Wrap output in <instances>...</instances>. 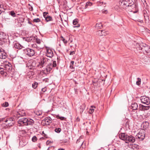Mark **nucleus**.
Listing matches in <instances>:
<instances>
[{
	"label": "nucleus",
	"instance_id": "1",
	"mask_svg": "<svg viewBox=\"0 0 150 150\" xmlns=\"http://www.w3.org/2000/svg\"><path fill=\"white\" fill-rule=\"evenodd\" d=\"M120 139L125 141L127 143L129 142L134 143L135 141V138L132 135H127L125 133H120L119 134Z\"/></svg>",
	"mask_w": 150,
	"mask_h": 150
},
{
	"label": "nucleus",
	"instance_id": "2",
	"mask_svg": "<svg viewBox=\"0 0 150 150\" xmlns=\"http://www.w3.org/2000/svg\"><path fill=\"white\" fill-rule=\"evenodd\" d=\"M139 49L143 51L144 53H146L150 55V48L145 43H142L139 45Z\"/></svg>",
	"mask_w": 150,
	"mask_h": 150
},
{
	"label": "nucleus",
	"instance_id": "3",
	"mask_svg": "<svg viewBox=\"0 0 150 150\" xmlns=\"http://www.w3.org/2000/svg\"><path fill=\"white\" fill-rule=\"evenodd\" d=\"M124 9L127 11L133 12V13H135L137 12L138 8L136 5L133 2V4H130Z\"/></svg>",
	"mask_w": 150,
	"mask_h": 150
},
{
	"label": "nucleus",
	"instance_id": "4",
	"mask_svg": "<svg viewBox=\"0 0 150 150\" xmlns=\"http://www.w3.org/2000/svg\"><path fill=\"white\" fill-rule=\"evenodd\" d=\"M132 3H133V1L132 0H120L119 2L120 7L124 9Z\"/></svg>",
	"mask_w": 150,
	"mask_h": 150
},
{
	"label": "nucleus",
	"instance_id": "5",
	"mask_svg": "<svg viewBox=\"0 0 150 150\" xmlns=\"http://www.w3.org/2000/svg\"><path fill=\"white\" fill-rule=\"evenodd\" d=\"M4 121L7 123V125L8 127H10L13 126L15 123L14 119L12 117L6 118Z\"/></svg>",
	"mask_w": 150,
	"mask_h": 150
},
{
	"label": "nucleus",
	"instance_id": "6",
	"mask_svg": "<svg viewBox=\"0 0 150 150\" xmlns=\"http://www.w3.org/2000/svg\"><path fill=\"white\" fill-rule=\"evenodd\" d=\"M27 121H28V119L26 118L23 117L21 118L18 121V125L20 126H27Z\"/></svg>",
	"mask_w": 150,
	"mask_h": 150
},
{
	"label": "nucleus",
	"instance_id": "7",
	"mask_svg": "<svg viewBox=\"0 0 150 150\" xmlns=\"http://www.w3.org/2000/svg\"><path fill=\"white\" fill-rule=\"evenodd\" d=\"M140 100L142 103L146 105H149L150 103V100L149 98L145 96L141 97Z\"/></svg>",
	"mask_w": 150,
	"mask_h": 150
},
{
	"label": "nucleus",
	"instance_id": "8",
	"mask_svg": "<svg viewBox=\"0 0 150 150\" xmlns=\"http://www.w3.org/2000/svg\"><path fill=\"white\" fill-rule=\"evenodd\" d=\"M49 60V59L46 57H42L40 58L39 64L42 67H43L47 63Z\"/></svg>",
	"mask_w": 150,
	"mask_h": 150
},
{
	"label": "nucleus",
	"instance_id": "9",
	"mask_svg": "<svg viewBox=\"0 0 150 150\" xmlns=\"http://www.w3.org/2000/svg\"><path fill=\"white\" fill-rule=\"evenodd\" d=\"M7 57V54L4 51V50L0 47V58L5 59Z\"/></svg>",
	"mask_w": 150,
	"mask_h": 150
},
{
	"label": "nucleus",
	"instance_id": "10",
	"mask_svg": "<svg viewBox=\"0 0 150 150\" xmlns=\"http://www.w3.org/2000/svg\"><path fill=\"white\" fill-rule=\"evenodd\" d=\"M47 52L46 55L48 57L51 58L53 56V53L52 51L50 48H46Z\"/></svg>",
	"mask_w": 150,
	"mask_h": 150
},
{
	"label": "nucleus",
	"instance_id": "11",
	"mask_svg": "<svg viewBox=\"0 0 150 150\" xmlns=\"http://www.w3.org/2000/svg\"><path fill=\"white\" fill-rule=\"evenodd\" d=\"M4 69L8 71L11 70L12 67L11 64L9 62L7 63L4 64Z\"/></svg>",
	"mask_w": 150,
	"mask_h": 150
},
{
	"label": "nucleus",
	"instance_id": "12",
	"mask_svg": "<svg viewBox=\"0 0 150 150\" xmlns=\"http://www.w3.org/2000/svg\"><path fill=\"white\" fill-rule=\"evenodd\" d=\"M145 134L144 132H140L136 135V137L139 139L140 140L142 141L144 139L145 137Z\"/></svg>",
	"mask_w": 150,
	"mask_h": 150
},
{
	"label": "nucleus",
	"instance_id": "13",
	"mask_svg": "<svg viewBox=\"0 0 150 150\" xmlns=\"http://www.w3.org/2000/svg\"><path fill=\"white\" fill-rule=\"evenodd\" d=\"M27 54L29 57L33 56L35 54L34 51L31 49L28 48L26 49Z\"/></svg>",
	"mask_w": 150,
	"mask_h": 150
},
{
	"label": "nucleus",
	"instance_id": "14",
	"mask_svg": "<svg viewBox=\"0 0 150 150\" xmlns=\"http://www.w3.org/2000/svg\"><path fill=\"white\" fill-rule=\"evenodd\" d=\"M25 115V112L24 110L20 111L18 112L16 114V117L19 118L20 117L23 116Z\"/></svg>",
	"mask_w": 150,
	"mask_h": 150
},
{
	"label": "nucleus",
	"instance_id": "15",
	"mask_svg": "<svg viewBox=\"0 0 150 150\" xmlns=\"http://www.w3.org/2000/svg\"><path fill=\"white\" fill-rule=\"evenodd\" d=\"M138 105L137 103L133 102L131 105L130 108L132 109L133 110H137L138 108Z\"/></svg>",
	"mask_w": 150,
	"mask_h": 150
},
{
	"label": "nucleus",
	"instance_id": "16",
	"mask_svg": "<svg viewBox=\"0 0 150 150\" xmlns=\"http://www.w3.org/2000/svg\"><path fill=\"white\" fill-rule=\"evenodd\" d=\"M53 67L52 63L49 64L47 66L46 70L47 73L49 72Z\"/></svg>",
	"mask_w": 150,
	"mask_h": 150
},
{
	"label": "nucleus",
	"instance_id": "17",
	"mask_svg": "<svg viewBox=\"0 0 150 150\" xmlns=\"http://www.w3.org/2000/svg\"><path fill=\"white\" fill-rule=\"evenodd\" d=\"M144 62L146 64H150V57H144L143 59Z\"/></svg>",
	"mask_w": 150,
	"mask_h": 150
},
{
	"label": "nucleus",
	"instance_id": "18",
	"mask_svg": "<svg viewBox=\"0 0 150 150\" xmlns=\"http://www.w3.org/2000/svg\"><path fill=\"white\" fill-rule=\"evenodd\" d=\"M6 36L5 33L3 32H0V40L2 41L6 38Z\"/></svg>",
	"mask_w": 150,
	"mask_h": 150
},
{
	"label": "nucleus",
	"instance_id": "19",
	"mask_svg": "<svg viewBox=\"0 0 150 150\" xmlns=\"http://www.w3.org/2000/svg\"><path fill=\"white\" fill-rule=\"evenodd\" d=\"M44 120L45 122L48 124H49L52 122V119L49 117H46L44 119Z\"/></svg>",
	"mask_w": 150,
	"mask_h": 150
},
{
	"label": "nucleus",
	"instance_id": "20",
	"mask_svg": "<svg viewBox=\"0 0 150 150\" xmlns=\"http://www.w3.org/2000/svg\"><path fill=\"white\" fill-rule=\"evenodd\" d=\"M4 68L3 69L0 67V73L3 76H7V73L4 71Z\"/></svg>",
	"mask_w": 150,
	"mask_h": 150
},
{
	"label": "nucleus",
	"instance_id": "21",
	"mask_svg": "<svg viewBox=\"0 0 150 150\" xmlns=\"http://www.w3.org/2000/svg\"><path fill=\"white\" fill-rule=\"evenodd\" d=\"M78 23V20L77 19H75L73 21V23L74 25H76L74 26V28L79 27L80 26V25L79 24H77Z\"/></svg>",
	"mask_w": 150,
	"mask_h": 150
},
{
	"label": "nucleus",
	"instance_id": "22",
	"mask_svg": "<svg viewBox=\"0 0 150 150\" xmlns=\"http://www.w3.org/2000/svg\"><path fill=\"white\" fill-rule=\"evenodd\" d=\"M140 106L141 107V110H147L149 109L150 108L149 106H144L142 105H140Z\"/></svg>",
	"mask_w": 150,
	"mask_h": 150
},
{
	"label": "nucleus",
	"instance_id": "23",
	"mask_svg": "<svg viewBox=\"0 0 150 150\" xmlns=\"http://www.w3.org/2000/svg\"><path fill=\"white\" fill-rule=\"evenodd\" d=\"M28 121H27V125H32L34 123V121L31 119L27 118Z\"/></svg>",
	"mask_w": 150,
	"mask_h": 150
},
{
	"label": "nucleus",
	"instance_id": "24",
	"mask_svg": "<svg viewBox=\"0 0 150 150\" xmlns=\"http://www.w3.org/2000/svg\"><path fill=\"white\" fill-rule=\"evenodd\" d=\"M144 17L145 23H147L148 22L149 20V18L146 13H144Z\"/></svg>",
	"mask_w": 150,
	"mask_h": 150
},
{
	"label": "nucleus",
	"instance_id": "25",
	"mask_svg": "<svg viewBox=\"0 0 150 150\" xmlns=\"http://www.w3.org/2000/svg\"><path fill=\"white\" fill-rule=\"evenodd\" d=\"M103 27V25L102 23H97L95 25V27L97 29L101 28Z\"/></svg>",
	"mask_w": 150,
	"mask_h": 150
},
{
	"label": "nucleus",
	"instance_id": "26",
	"mask_svg": "<svg viewBox=\"0 0 150 150\" xmlns=\"http://www.w3.org/2000/svg\"><path fill=\"white\" fill-rule=\"evenodd\" d=\"M14 47L15 48L20 49L22 48V46L19 43H16L14 45Z\"/></svg>",
	"mask_w": 150,
	"mask_h": 150
},
{
	"label": "nucleus",
	"instance_id": "27",
	"mask_svg": "<svg viewBox=\"0 0 150 150\" xmlns=\"http://www.w3.org/2000/svg\"><path fill=\"white\" fill-rule=\"evenodd\" d=\"M45 20L47 21L48 22L52 20V17L49 16H47V17H45Z\"/></svg>",
	"mask_w": 150,
	"mask_h": 150
},
{
	"label": "nucleus",
	"instance_id": "28",
	"mask_svg": "<svg viewBox=\"0 0 150 150\" xmlns=\"http://www.w3.org/2000/svg\"><path fill=\"white\" fill-rule=\"evenodd\" d=\"M95 108V107L94 106H91V108L90 109L89 113L90 114H92L93 113L94 111V109Z\"/></svg>",
	"mask_w": 150,
	"mask_h": 150
},
{
	"label": "nucleus",
	"instance_id": "29",
	"mask_svg": "<svg viewBox=\"0 0 150 150\" xmlns=\"http://www.w3.org/2000/svg\"><path fill=\"white\" fill-rule=\"evenodd\" d=\"M103 30H100L97 32L96 34L99 36H102L103 35Z\"/></svg>",
	"mask_w": 150,
	"mask_h": 150
},
{
	"label": "nucleus",
	"instance_id": "30",
	"mask_svg": "<svg viewBox=\"0 0 150 150\" xmlns=\"http://www.w3.org/2000/svg\"><path fill=\"white\" fill-rule=\"evenodd\" d=\"M86 107V105L84 104H83L80 106V112H83V110L85 109Z\"/></svg>",
	"mask_w": 150,
	"mask_h": 150
},
{
	"label": "nucleus",
	"instance_id": "31",
	"mask_svg": "<svg viewBox=\"0 0 150 150\" xmlns=\"http://www.w3.org/2000/svg\"><path fill=\"white\" fill-rule=\"evenodd\" d=\"M38 83L37 82L35 83L32 84V87L33 88L35 89L38 86Z\"/></svg>",
	"mask_w": 150,
	"mask_h": 150
},
{
	"label": "nucleus",
	"instance_id": "32",
	"mask_svg": "<svg viewBox=\"0 0 150 150\" xmlns=\"http://www.w3.org/2000/svg\"><path fill=\"white\" fill-rule=\"evenodd\" d=\"M137 79V80L136 81V84L138 85H139L141 83V79L139 78H138Z\"/></svg>",
	"mask_w": 150,
	"mask_h": 150
},
{
	"label": "nucleus",
	"instance_id": "33",
	"mask_svg": "<svg viewBox=\"0 0 150 150\" xmlns=\"http://www.w3.org/2000/svg\"><path fill=\"white\" fill-rule=\"evenodd\" d=\"M9 14L10 15H11L12 16L14 17L15 16L16 13L14 11H10Z\"/></svg>",
	"mask_w": 150,
	"mask_h": 150
},
{
	"label": "nucleus",
	"instance_id": "34",
	"mask_svg": "<svg viewBox=\"0 0 150 150\" xmlns=\"http://www.w3.org/2000/svg\"><path fill=\"white\" fill-rule=\"evenodd\" d=\"M32 47H33L34 48H36L38 50H39V49H41V48H40L38 47L37 45L35 44H33L32 45Z\"/></svg>",
	"mask_w": 150,
	"mask_h": 150
},
{
	"label": "nucleus",
	"instance_id": "35",
	"mask_svg": "<svg viewBox=\"0 0 150 150\" xmlns=\"http://www.w3.org/2000/svg\"><path fill=\"white\" fill-rule=\"evenodd\" d=\"M33 21L35 23H38L40 21V20L39 18H35L33 20Z\"/></svg>",
	"mask_w": 150,
	"mask_h": 150
},
{
	"label": "nucleus",
	"instance_id": "36",
	"mask_svg": "<svg viewBox=\"0 0 150 150\" xmlns=\"http://www.w3.org/2000/svg\"><path fill=\"white\" fill-rule=\"evenodd\" d=\"M61 130V128H57L55 129V131L58 133H59Z\"/></svg>",
	"mask_w": 150,
	"mask_h": 150
},
{
	"label": "nucleus",
	"instance_id": "37",
	"mask_svg": "<svg viewBox=\"0 0 150 150\" xmlns=\"http://www.w3.org/2000/svg\"><path fill=\"white\" fill-rule=\"evenodd\" d=\"M56 117L57 119H59L61 120H63L64 117H60L59 115L56 116Z\"/></svg>",
	"mask_w": 150,
	"mask_h": 150
},
{
	"label": "nucleus",
	"instance_id": "38",
	"mask_svg": "<svg viewBox=\"0 0 150 150\" xmlns=\"http://www.w3.org/2000/svg\"><path fill=\"white\" fill-rule=\"evenodd\" d=\"M0 8L1 10H3V11H4L5 10V8L3 4H0Z\"/></svg>",
	"mask_w": 150,
	"mask_h": 150
},
{
	"label": "nucleus",
	"instance_id": "39",
	"mask_svg": "<svg viewBox=\"0 0 150 150\" xmlns=\"http://www.w3.org/2000/svg\"><path fill=\"white\" fill-rule=\"evenodd\" d=\"M57 66V63L56 61H54L53 62V63H52V66L53 67H55Z\"/></svg>",
	"mask_w": 150,
	"mask_h": 150
},
{
	"label": "nucleus",
	"instance_id": "40",
	"mask_svg": "<svg viewBox=\"0 0 150 150\" xmlns=\"http://www.w3.org/2000/svg\"><path fill=\"white\" fill-rule=\"evenodd\" d=\"M37 138L35 136H34L32 138V141L33 142H35L37 140Z\"/></svg>",
	"mask_w": 150,
	"mask_h": 150
},
{
	"label": "nucleus",
	"instance_id": "41",
	"mask_svg": "<svg viewBox=\"0 0 150 150\" xmlns=\"http://www.w3.org/2000/svg\"><path fill=\"white\" fill-rule=\"evenodd\" d=\"M61 38H62L61 40L63 41V42L65 44L67 43V41L62 36Z\"/></svg>",
	"mask_w": 150,
	"mask_h": 150
},
{
	"label": "nucleus",
	"instance_id": "42",
	"mask_svg": "<svg viewBox=\"0 0 150 150\" xmlns=\"http://www.w3.org/2000/svg\"><path fill=\"white\" fill-rule=\"evenodd\" d=\"M48 14V13L47 12H44L43 13V16L45 18V17H47V16H48L47 15Z\"/></svg>",
	"mask_w": 150,
	"mask_h": 150
},
{
	"label": "nucleus",
	"instance_id": "43",
	"mask_svg": "<svg viewBox=\"0 0 150 150\" xmlns=\"http://www.w3.org/2000/svg\"><path fill=\"white\" fill-rule=\"evenodd\" d=\"M74 63V61H72L71 62L70 65V67L71 68H72L73 67V66Z\"/></svg>",
	"mask_w": 150,
	"mask_h": 150
},
{
	"label": "nucleus",
	"instance_id": "44",
	"mask_svg": "<svg viewBox=\"0 0 150 150\" xmlns=\"http://www.w3.org/2000/svg\"><path fill=\"white\" fill-rule=\"evenodd\" d=\"M36 42L38 44H39L40 43V40L39 39H36Z\"/></svg>",
	"mask_w": 150,
	"mask_h": 150
},
{
	"label": "nucleus",
	"instance_id": "45",
	"mask_svg": "<svg viewBox=\"0 0 150 150\" xmlns=\"http://www.w3.org/2000/svg\"><path fill=\"white\" fill-rule=\"evenodd\" d=\"M42 114V113L41 112H37L36 115H41Z\"/></svg>",
	"mask_w": 150,
	"mask_h": 150
},
{
	"label": "nucleus",
	"instance_id": "46",
	"mask_svg": "<svg viewBox=\"0 0 150 150\" xmlns=\"http://www.w3.org/2000/svg\"><path fill=\"white\" fill-rule=\"evenodd\" d=\"M47 90V89L46 88H42V91L43 92H45Z\"/></svg>",
	"mask_w": 150,
	"mask_h": 150
},
{
	"label": "nucleus",
	"instance_id": "47",
	"mask_svg": "<svg viewBox=\"0 0 150 150\" xmlns=\"http://www.w3.org/2000/svg\"><path fill=\"white\" fill-rule=\"evenodd\" d=\"M75 54V52L74 51H72L70 52V55H73Z\"/></svg>",
	"mask_w": 150,
	"mask_h": 150
},
{
	"label": "nucleus",
	"instance_id": "48",
	"mask_svg": "<svg viewBox=\"0 0 150 150\" xmlns=\"http://www.w3.org/2000/svg\"><path fill=\"white\" fill-rule=\"evenodd\" d=\"M90 4H91V3H90V2L89 3H88V2H87V3L86 4V6H85V7H86V8H87V6H88V5H90Z\"/></svg>",
	"mask_w": 150,
	"mask_h": 150
},
{
	"label": "nucleus",
	"instance_id": "49",
	"mask_svg": "<svg viewBox=\"0 0 150 150\" xmlns=\"http://www.w3.org/2000/svg\"><path fill=\"white\" fill-rule=\"evenodd\" d=\"M137 21L138 22H140L141 23H142L143 22V21L142 20H140V19H139L137 20Z\"/></svg>",
	"mask_w": 150,
	"mask_h": 150
},
{
	"label": "nucleus",
	"instance_id": "50",
	"mask_svg": "<svg viewBox=\"0 0 150 150\" xmlns=\"http://www.w3.org/2000/svg\"><path fill=\"white\" fill-rule=\"evenodd\" d=\"M5 105H4V107H7L8 106V103L7 102H5Z\"/></svg>",
	"mask_w": 150,
	"mask_h": 150
},
{
	"label": "nucleus",
	"instance_id": "51",
	"mask_svg": "<svg viewBox=\"0 0 150 150\" xmlns=\"http://www.w3.org/2000/svg\"><path fill=\"white\" fill-rule=\"evenodd\" d=\"M108 11L107 10H104V13L107 14L108 13Z\"/></svg>",
	"mask_w": 150,
	"mask_h": 150
},
{
	"label": "nucleus",
	"instance_id": "52",
	"mask_svg": "<svg viewBox=\"0 0 150 150\" xmlns=\"http://www.w3.org/2000/svg\"><path fill=\"white\" fill-rule=\"evenodd\" d=\"M42 133L44 134V136L45 137H46V138H47V135H46V134H45L44 133V132H43H43H42Z\"/></svg>",
	"mask_w": 150,
	"mask_h": 150
},
{
	"label": "nucleus",
	"instance_id": "53",
	"mask_svg": "<svg viewBox=\"0 0 150 150\" xmlns=\"http://www.w3.org/2000/svg\"><path fill=\"white\" fill-rule=\"evenodd\" d=\"M5 118H1V119L0 120V121H3L4 120H5Z\"/></svg>",
	"mask_w": 150,
	"mask_h": 150
},
{
	"label": "nucleus",
	"instance_id": "54",
	"mask_svg": "<svg viewBox=\"0 0 150 150\" xmlns=\"http://www.w3.org/2000/svg\"><path fill=\"white\" fill-rule=\"evenodd\" d=\"M79 142H80V139H78L76 141V143H78Z\"/></svg>",
	"mask_w": 150,
	"mask_h": 150
},
{
	"label": "nucleus",
	"instance_id": "55",
	"mask_svg": "<svg viewBox=\"0 0 150 150\" xmlns=\"http://www.w3.org/2000/svg\"><path fill=\"white\" fill-rule=\"evenodd\" d=\"M3 12V10H1L0 8V15L1 14V13L2 12Z\"/></svg>",
	"mask_w": 150,
	"mask_h": 150
},
{
	"label": "nucleus",
	"instance_id": "56",
	"mask_svg": "<svg viewBox=\"0 0 150 150\" xmlns=\"http://www.w3.org/2000/svg\"><path fill=\"white\" fill-rule=\"evenodd\" d=\"M58 150H64V149L63 148H59Z\"/></svg>",
	"mask_w": 150,
	"mask_h": 150
},
{
	"label": "nucleus",
	"instance_id": "57",
	"mask_svg": "<svg viewBox=\"0 0 150 150\" xmlns=\"http://www.w3.org/2000/svg\"><path fill=\"white\" fill-rule=\"evenodd\" d=\"M30 10H31V11H32L33 10V8L32 7H31L30 8Z\"/></svg>",
	"mask_w": 150,
	"mask_h": 150
},
{
	"label": "nucleus",
	"instance_id": "58",
	"mask_svg": "<svg viewBox=\"0 0 150 150\" xmlns=\"http://www.w3.org/2000/svg\"><path fill=\"white\" fill-rule=\"evenodd\" d=\"M75 93H76L77 92V90H76V89H75Z\"/></svg>",
	"mask_w": 150,
	"mask_h": 150
},
{
	"label": "nucleus",
	"instance_id": "59",
	"mask_svg": "<svg viewBox=\"0 0 150 150\" xmlns=\"http://www.w3.org/2000/svg\"><path fill=\"white\" fill-rule=\"evenodd\" d=\"M31 37H30V38H29V40H32V39H31Z\"/></svg>",
	"mask_w": 150,
	"mask_h": 150
},
{
	"label": "nucleus",
	"instance_id": "60",
	"mask_svg": "<svg viewBox=\"0 0 150 150\" xmlns=\"http://www.w3.org/2000/svg\"><path fill=\"white\" fill-rule=\"evenodd\" d=\"M28 23H29V24H32L31 23H30V22H28Z\"/></svg>",
	"mask_w": 150,
	"mask_h": 150
},
{
	"label": "nucleus",
	"instance_id": "61",
	"mask_svg": "<svg viewBox=\"0 0 150 150\" xmlns=\"http://www.w3.org/2000/svg\"><path fill=\"white\" fill-rule=\"evenodd\" d=\"M83 143V142L82 143H81V145H82V144Z\"/></svg>",
	"mask_w": 150,
	"mask_h": 150
},
{
	"label": "nucleus",
	"instance_id": "62",
	"mask_svg": "<svg viewBox=\"0 0 150 150\" xmlns=\"http://www.w3.org/2000/svg\"><path fill=\"white\" fill-rule=\"evenodd\" d=\"M61 21H62V18H61Z\"/></svg>",
	"mask_w": 150,
	"mask_h": 150
},
{
	"label": "nucleus",
	"instance_id": "63",
	"mask_svg": "<svg viewBox=\"0 0 150 150\" xmlns=\"http://www.w3.org/2000/svg\"><path fill=\"white\" fill-rule=\"evenodd\" d=\"M107 76V75H106L105 76V77H106Z\"/></svg>",
	"mask_w": 150,
	"mask_h": 150
},
{
	"label": "nucleus",
	"instance_id": "64",
	"mask_svg": "<svg viewBox=\"0 0 150 150\" xmlns=\"http://www.w3.org/2000/svg\"><path fill=\"white\" fill-rule=\"evenodd\" d=\"M47 142H48V141H47V142H46V144H47Z\"/></svg>",
	"mask_w": 150,
	"mask_h": 150
}]
</instances>
